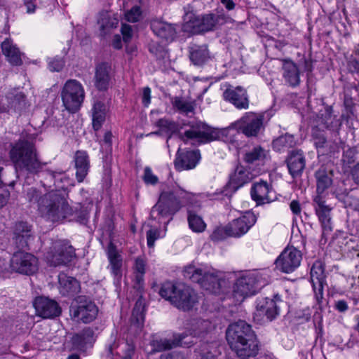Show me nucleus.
Wrapping results in <instances>:
<instances>
[{
    "instance_id": "nucleus-1",
    "label": "nucleus",
    "mask_w": 359,
    "mask_h": 359,
    "mask_svg": "<svg viewBox=\"0 0 359 359\" xmlns=\"http://www.w3.org/2000/svg\"><path fill=\"white\" fill-rule=\"evenodd\" d=\"M26 198L32 205H36L42 217L52 222H61L72 213L65 197L53 190L43 194L36 188L31 187L27 191Z\"/></svg>"
},
{
    "instance_id": "nucleus-2",
    "label": "nucleus",
    "mask_w": 359,
    "mask_h": 359,
    "mask_svg": "<svg viewBox=\"0 0 359 359\" xmlns=\"http://www.w3.org/2000/svg\"><path fill=\"white\" fill-rule=\"evenodd\" d=\"M9 156L18 175H39L46 163L41 161L33 140L20 139L11 147Z\"/></svg>"
},
{
    "instance_id": "nucleus-3",
    "label": "nucleus",
    "mask_w": 359,
    "mask_h": 359,
    "mask_svg": "<svg viewBox=\"0 0 359 359\" xmlns=\"http://www.w3.org/2000/svg\"><path fill=\"white\" fill-rule=\"evenodd\" d=\"M227 342L241 358L255 357L258 353V341L251 326L243 320L231 324L226 331Z\"/></svg>"
},
{
    "instance_id": "nucleus-4",
    "label": "nucleus",
    "mask_w": 359,
    "mask_h": 359,
    "mask_svg": "<svg viewBox=\"0 0 359 359\" xmlns=\"http://www.w3.org/2000/svg\"><path fill=\"white\" fill-rule=\"evenodd\" d=\"M158 293L163 299L183 311L191 310L198 302L197 293L184 284L175 285L172 282L164 283Z\"/></svg>"
},
{
    "instance_id": "nucleus-5",
    "label": "nucleus",
    "mask_w": 359,
    "mask_h": 359,
    "mask_svg": "<svg viewBox=\"0 0 359 359\" xmlns=\"http://www.w3.org/2000/svg\"><path fill=\"white\" fill-rule=\"evenodd\" d=\"M146 261L142 257H138L135 260L133 280V288L137 292L139 297L133 309L130 322L132 325L137 328L142 326L144 321L145 300L142 297L144 291Z\"/></svg>"
},
{
    "instance_id": "nucleus-6",
    "label": "nucleus",
    "mask_w": 359,
    "mask_h": 359,
    "mask_svg": "<svg viewBox=\"0 0 359 359\" xmlns=\"http://www.w3.org/2000/svg\"><path fill=\"white\" fill-rule=\"evenodd\" d=\"M185 22L183 25L184 32L193 34H198L214 30L217 25L225 22V17L223 15L208 13L201 16L196 15L192 13L186 12L184 16Z\"/></svg>"
},
{
    "instance_id": "nucleus-7",
    "label": "nucleus",
    "mask_w": 359,
    "mask_h": 359,
    "mask_svg": "<svg viewBox=\"0 0 359 359\" xmlns=\"http://www.w3.org/2000/svg\"><path fill=\"white\" fill-rule=\"evenodd\" d=\"M184 276L192 282L198 283L202 288L210 293H219L225 283L218 273L205 271L194 266H189L184 270Z\"/></svg>"
},
{
    "instance_id": "nucleus-8",
    "label": "nucleus",
    "mask_w": 359,
    "mask_h": 359,
    "mask_svg": "<svg viewBox=\"0 0 359 359\" xmlns=\"http://www.w3.org/2000/svg\"><path fill=\"white\" fill-rule=\"evenodd\" d=\"M190 194L180 188L163 189L158 197V213L172 215L188 203Z\"/></svg>"
},
{
    "instance_id": "nucleus-9",
    "label": "nucleus",
    "mask_w": 359,
    "mask_h": 359,
    "mask_svg": "<svg viewBox=\"0 0 359 359\" xmlns=\"http://www.w3.org/2000/svg\"><path fill=\"white\" fill-rule=\"evenodd\" d=\"M61 97L65 109L75 113L80 109L85 98L83 86L76 79H69L61 90Z\"/></svg>"
},
{
    "instance_id": "nucleus-10",
    "label": "nucleus",
    "mask_w": 359,
    "mask_h": 359,
    "mask_svg": "<svg viewBox=\"0 0 359 359\" xmlns=\"http://www.w3.org/2000/svg\"><path fill=\"white\" fill-rule=\"evenodd\" d=\"M76 258L75 248L67 240L53 243L46 255V259L50 266H67Z\"/></svg>"
},
{
    "instance_id": "nucleus-11",
    "label": "nucleus",
    "mask_w": 359,
    "mask_h": 359,
    "mask_svg": "<svg viewBox=\"0 0 359 359\" xmlns=\"http://www.w3.org/2000/svg\"><path fill=\"white\" fill-rule=\"evenodd\" d=\"M265 285V281L258 273H249L236 280L233 286V295L237 302H241L245 298L254 294Z\"/></svg>"
},
{
    "instance_id": "nucleus-12",
    "label": "nucleus",
    "mask_w": 359,
    "mask_h": 359,
    "mask_svg": "<svg viewBox=\"0 0 359 359\" xmlns=\"http://www.w3.org/2000/svg\"><path fill=\"white\" fill-rule=\"evenodd\" d=\"M74 302L76 304H72L69 309L73 319L89 323L96 318L98 308L90 297L79 295Z\"/></svg>"
},
{
    "instance_id": "nucleus-13",
    "label": "nucleus",
    "mask_w": 359,
    "mask_h": 359,
    "mask_svg": "<svg viewBox=\"0 0 359 359\" xmlns=\"http://www.w3.org/2000/svg\"><path fill=\"white\" fill-rule=\"evenodd\" d=\"M10 267L14 272L27 276L32 275L38 270V259L31 253L18 251L11 259Z\"/></svg>"
},
{
    "instance_id": "nucleus-14",
    "label": "nucleus",
    "mask_w": 359,
    "mask_h": 359,
    "mask_svg": "<svg viewBox=\"0 0 359 359\" xmlns=\"http://www.w3.org/2000/svg\"><path fill=\"white\" fill-rule=\"evenodd\" d=\"M263 121L262 114L247 112L233 123L231 127L241 131L247 137H256L263 126Z\"/></svg>"
},
{
    "instance_id": "nucleus-15",
    "label": "nucleus",
    "mask_w": 359,
    "mask_h": 359,
    "mask_svg": "<svg viewBox=\"0 0 359 359\" xmlns=\"http://www.w3.org/2000/svg\"><path fill=\"white\" fill-rule=\"evenodd\" d=\"M184 141L192 140V144H202L213 141L217 138L216 132L201 122L192 123L189 128L180 135Z\"/></svg>"
},
{
    "instance_id": "nucleus-16",
    "label": "nucleus",
    "mask_w": 359,
    "mask_h": 359,
    "mask_svg": "<svg viewBox=\"0 0 359 359\" xmlns=\"http://www.w3.org/2000/svg\"><path fill=\"white\" fill-rule=\"evenodd\" d=\"M40 174L43 178L41 181L43 186L57 193H60L61 190L66 191L69 187L74 186L72 180L64 171H54L44 168Z\"/></svg>"
},
{
    "instance_id": "nucleus-17",
    "label": "nucleus",
    "mask_w": 359,
    "mask_h": 359,
    "mask_svg": "<svg viewBox=\"0 0 359 359\" xmlns=\"http://www.w3.org/2000/svg\"><path fill=\"white\" fill-rule=\"evenodd\" d=\"M302 260V253L294 248H285L276 260V268L284 273L294 271Z\"/></svg>"
},
{
    "instance_id": "nucleus-18",
    "label": "nucleus",
    "mask_w": 359,
    "mask_h": 359,
    "mask_svg": "<svg viewBox=\"0 0 359 359\" xmlns=\"http://www.w3.org/2000/svg\"><path fill=\"white\" fill-rule=\"evenodd\" d=\"M311 281L315 297L318 305L323 299V287L325 284V268L321 261H316L311 269Z\"/></svg>"
},
{
    "instance_id": "nucleus-19",
    "label": "nucleus",
    "mask_w": 359,
    "mask_h": 359,
    "mask_svg": "<svg viewBox=\"0 0 359 359\" xmlns=\"http://www.w3.org/2000/svg\"><path fill=\"white\" fill-rule=\"evenodd\" d=\"M34 306L38 316L43 318H53L61 313L58 303L48 297L40 296L34 299Z\"/></svg>"
},
{
    "instance_id": "nucleus-20",
    "label": "nucleus",
    "mask_w": 359,
    "mask_h": 359,
    "mask_svg": "<svg viewBox=\"0 0 359 359\" xmlns=\"http://www.w3.org/2000/svg\"><path fill=\"white\" fill-rule=\"evenodd\" d=\"M257 222L256 215L248 212L244 215L232 220L227 225L231 237L238 238L245 234Z\"/></svg>"
},
{
    "instance_id": "nucleus-21",
    "label": "nucleus",
    "mask_w": 359,
    "mask_h": 359,
    "mask_svg": "<svg viewBox=\"0 0 359 359\" xmlns=\"http://www.w3.org/2000/svg\"><path fill=\"white\" fill-rule=\"evenodd\" d=\"M224 100L232 104L238 109L249 108L250 100L247 90L242 86L227 88L223 93Z\"/></svg>"
},
{
    "instance_id": "nucleus-22",
    "label": "nucleus",
    "mask_w": 359,
    "mask_h": 359,
    "mask_svg": "<svg viewBox=\"0 0 359 359\" xmlns=\"http://www.w3.org/2000/svg\"><path fill=\"white\" fill-rule=\"evenodd\" d=\"M250 194L258 205L269 203L276 198L271 184L263 180L252 184Z\"/></svg>"
},
{
    "instance_id": "nucleus-23",
    "label": "nucleus",
    "mask_w": 359,
    "mask_h": 359,
    "mask_svg": "<svg viewBox=\"0 0 359 359\" xmlns=\"http://www.w3.org/2000/svg\"><path fill=\"white\" fill-rule=\"evenodd\" d=\"M26 104V96L18 88H14L7 93L4 100H2L0 111L8 112L11 110L18 111L22 110Z\"/></svg>"
},
{
    "instance_id": "nucleus-24",
    "label": "nucleus",
    "mask_w": 359,
    "mask_h": 359,
    "mask_svg": "<svg viewBox=\"0 0 359 359\" xmlns=\"http://www.w3.org/2000/svg\"><path fill=\"white\" fill-rule=\"evenodd\" d=\"M201 159L198 150H181L178 149L175 166L179 171L191 170L194 168Z\"/></svg>"
},
{
    "instance_id": "nucleus-25",
    "label": "nucleus",
    "mask_w": 359,
    "mask_h": 359,
    "mask_svg": "<svg viewBox=\"0 0 359 359\" xmlns=\"http://www.w3.org/2000/svg\"><path fill=\"white\" fill-rule=\"evenodd\" d=\"M287 167L293 178L302 175L306 166V160L303 151L299 149L291 151L286 160Z\"/></svg>"
},
{
    "instance_id": "nucleus-26",
    "label": "nucleus",
    "mask_w": 359,
    "mask_h": 359,
    "mask_svg": "<svg viewBox=\"0 0 359 359\" xmlns=\"http://www.w3.org/2000/svg\"><path fill=\"white\" fill-rule=\"evenodd\" d=\"M13 240L20 249L28 248L29 241L33 238L32 227L27 222H19L15 225Z\"/></svg>"
},
{
    "instance_id": "nucleus-27",
    "label": "nucleus",
    "mask_w": 359,
    "mask_h": 359,
    "mask_svg": "<svg viewBox=\"0 0 359 359\" xmlns=\"http://www.w3.org/2000/svg\"><path fill=\"white\" fill-rule=\"evenodd\" d=\"M194 337L187 333L174 334L172 339L158 341V351L169 350L177 346L190 347L194 344Z\"/></svg>"
},
{
    "instance_id": "nucleus-28",
    "label": "nucleus",
    "mask_w": 359,
    "mask_h": 359,
    "mask_svg": "<svg viewBox=\"0 0 359 359\" xmlns=\"http://www.w3.org/2000/svg\"><path fill=\"white\" fill-rule=\"evenodd\" d=\"M111 66L107 62L98 64L95 67L94 85L99 91L108 90L110 81Z\"/></svg>"
},
{
    "instance_id": "nucleus-29",
    "label": "nucleus",
    "mask_w": 359,
    "mask_h": 359,
    "mask_svg": "<svg viewBox=\"0 0 359 359\" xmlns=\"http://www.w3.org/2000/svg\"><path fill=\"white\" fill-rule=\"evenodd\" d=\"M94 331L90 327H86L72 337V344L74 349L86 351V348L91 347L95 341Z\"/></svg>"
},
{
    "instance_id": "nucleus-30",
    "label": "nucleus",
    "mask_w": 359,
    "mask_h": 359,
    "mask_svg": "<svg viewBox=\"0 0 359 359\" xmlns=\"http://www.w3.org/2000/svg\"><path fill=\"white\" fill-rule=\"evenodd\" d=\"M74 168L78 182H83L90 170V159L86 151L79 150L74 154Z\"/></svg>"
},
{
    "instance_id": "nucleus-31",
    "label": "nucleus",
    "mask_w": 359,
    "mask_h": 359,
    "mask_svg": "<svg viewBox=\"0 0 359 359\" xmlns=\"http://www.w3.org/2000/svg\"><path fill=\"white\" fill-rule=\"evenodd\" d=\"M58 282L60 293L64 297H73L80 291V283L64 273L58 275Z\"/></svg>"
},
{
    "instance_id": "nucleus-32",
    "label": "nucleus",
    "mask_w": 359,
    "mask_h": 359,
    "mask_svg": "<svg viewBox=\"0 0 359 359\" xmlns=\"http://www.w3.org/2000/svg\"><path fill=\"white\" fill-rule=\"evenodd\" d=\"M283 61V76L285 81L292 87H296L300 83V72L297 65L290 60L284 59Z\"/></svg>"
},
{
    "instance_id": "nucleus-33",
    "label": "nucleus",
    "mask_w": 359,
    "mask_h": 359,
    "mask_svg": "<svg viewBox=\"0 0 359 359\" xmlns=\"http://www.w3.org/2000/svg\"><path fill=\"white\" fill-rule=\"evenodd\" d=\"M312 136L315 146L323 155L331 154L338 150L337 144L327 141L323 132L315 130Z\"/></svg>"
},
{
    "instance_id": "nucleus-34",
    "label": "nucleus",
    "mask_w": 359,
    "mask_h": 359,
    "mask_svg": "<svg viewBox=\"0 0 359 359\" xmlns=\"http://www.w3.org/2000/svg\"><path fill=\"white\" fill-rule=\"evenodd\" d=\"M1 46L3 54L12 65L20 66L22 64L21 53L10 38H6Z\"/></svg>"
},
{
    "instance_id": "nucleus-35",
    "label": "nucleus",
    "mask_w": 359,
    "mask_h": 359,
    "mask_svg": "<svg viewBox=\"0 0 359 359\" xmlns=\"http://www.w3.org/2000/svg\"><path fill=\"white\" fill-rule=\"evenodd\" d=\"M107 257L109 261L111 273L116 278H120L122 276V258L118 252L116 245L110 242L107 250Z\"/></svg>"
},
{
    "instance_id": "nucleus-36",
    "label": "nucleus",
    "mask_w": 359,
    "mask_h": 359,
    "mask_svg": "<svg viewBox=\"0 0 359 359\" xmlns=\"http://www.w3.org/2000/svg\"><path fill=\"white\" fill-rule=\"evenodd\" d=\"M332 177L333 171L327 170L324 166H321L316 170L315 177L316 180L317 196H321L332 185Z\"/></svg>"
},
{
    "instance_id": "nucleus-37",
    "label": "nucleus",
    "mask_w": 359,
    "mask_h": 359,
    "mask_svg": "<svg viewBox=\"0 0 359 359\" xmlns=\"http://www.w3.org/2000/svg\"><path fill=\"white\" fill-rule=\"evenodd\" d=\"M253 175L250 171L243 166H238L233 174L230 176L229 186L230 189L236 191L238 188L251 181Z\"/></svg>"
},
{
    "instance_id": "nucleus-38",
    "label": "nucleus",
    "mask_w": 359,
    "mask_h": 359,
    "mask_svg": "<svg viewBox=\"0 0 359 359\" xmlns=\"http://www.w3.org/2000/svg\"><path fill=\"white\" fill-rule=\"evenodd\" d=\"M190 60L195 65H202L210 58L209 50L206 44L192 43L189 47Z\"/></svg>"
},
{
    "instance_id": "nucleus-39",
    "label": "nucleus",
    "mask_w": 359,
    "mask_h": 359,
    "mask_svg": "<svg viewBox=\"0 0 359 359\" xmlns=\"http://www.w3.org/2000/svg\"><path fill=\"white\" fill-rule=\"evenodd\" d=\"M107 106L100 100L94 102L92 108L93 128L95 131L99 130L106 119Z\"/></svg>"
},
{
    "instance_id": "nucleus-40",
    "label": "nucleus",
    "mask_w": 359,
    "mask_h": 359,
    "mask_svg": "<svg viewBox=\"0 0 359 359\" xmlns=\"http://www.w3.org/2000/svg\"><path fill=\"white\" fill-rule=\"evenodd\" d=\"M314 202L316 204V213L323 226L325 228L328 227L330 229L329 225L331 219L330 212L332 208L325 204V201L322 196H316L314 198Z\"/></svg>"
},
{
    "instance_id": "nucleus-41",
    "label": "nucleus",
    "mask_w": 359,
    "mask_h": 359,
    "mask_svg": "<svg viewBox=\"0 0 359 359\" xmlns=\"http://www.w3.org/2000/svg\"><path fill=\"white\" fill-rule=\"evenodd\" d=\"M257 310L259 315H265L268 319L272 320L278 314V308L276 302L272 299L262 298L257 304Z\"/></svg>"
},
{
    "instance_id": "nucleus-42",
    "label": "nucleus",
    "mask_w": 359,
    "mask_h": 359,
    "mask_svg": "<svg viewBox=\"0 0 359 359\" xmlns=\"http://www.w3.org/2000/svg\"><path fill=\"white\" fill-rule=\"evenodd\" d=\"M176 34L175 28L165 22H158V43L166 45L173 41Z\"/></svg>"
},
{
    "instance_id": "nucleus-43",
    "label": "nucleus",
    "mask_w": 359,
    "mask_h": 359,
    "mask_svg": "<svg viewBox=\"0 0 359 359\" xmlns=\"http://www.w3.org/2000/svg\"><path fill=\"white\" fill-rule=\"evenodd\" d=\"M296 143L294 135L285 133L275 139L272 142V146L274 150L281 151L294 147Z\"/></svg>"
},
{
    "instance_id": "nucleus-44",
    "label": "nucleus",
    "mask_w": 359,
    "mask_h": 359,
    "mask_svg": "<svg viewBox=\"0 0 359 359\" xmlns=\"http://www.w3.org/2000/svg\"><path fill=\"white\" fill-rule=\"evenodd\" d=\"M100 34L102 37H105L110 34L111 31L116 28L118 24V20L116 18H111L109 15L102 17L99 21Z\"/></svg>"
},
{
    "instance_id": "nucleus-45",
    "label": "nucleus",
    "mask_w": 359,
    "mask_h": 359,
    "mask_svg": "<svg viewBox=\"0 0 359 359\" xmlns=\"http://www.w3.org/2000/svg\"><path fill=\"white\" fill-rule=\"evenodd\" d=\"M72 213L71 215H68L67 218H69L70 221H75L81 224H86L88 218L89 213L87 209L81 205L75 208H72Z\"/></svg>"
},
{
    "instance_id": "nucleus-46",
    "label": "nucleus",
    "mask_w": 359,
    "mask_h": 359,
    "mask_svg": "<svg viewBox=\"0 0 359 359\" xmlns=\"http://www.w3.org/2000/svg\"><path fill=\"white\" fill-rule=\"evenodd\" d=\"M266 151L260 146L252 148L245 154L244 160L248 163L263 161L266 156Z\"/></svg>"
},
{
    "instance_id": "nucleus-47",
    "label": "nucleus",
    "mask_w": 359,
    "mask_h": 359,
    "mask_svg": "<svg viewBox=\"0 0 359 359\" xmlns=\"http://www.w3.org/2000/svg\"><path fill=\"white\" fill-rule=\"evenodd\" d=\"M172 103L173 107L180 113L188 114L194 110V103L182 97H175Z\"/></svg>"
},
{
    "instance_id": "nucleus-48",
    "label": "nucleus",
    "mask_w": 359,
    "mask_h": 359,
    "mask_svg": "<svg viewBox=\"0 0 359 359\" xmlns=\"http://www.w3.org/2000/svg\"><path fill=\"white\" fill-rule=\"evenodd\" d=\"M177 129V126L173 121L165 119L158 120V135H165L166 140L170 138Z\"/></svg>"
},
{
    "instance_id": "nucleus-49",
    "label": "nucleus",
    "mask_w": 359,
    "mask_h": 359,
    "mask_svg": "<svg viewBox=\"0 0 359 359\" xmlns=\"http://www.w3.org/2000/svg\"><path fill=\"white\" fill-rule=\"evenodd\" d=\"M188 222L189 227L195 232H202L206 226L201 217L191 212L189 214Z\"/></svg>"
},
{
    "instance_id": "nucleus-50",
    "label": "nucleus",
    "mask_w": 359,
    "mask_h": 359,
    "mask_svg": "<svg viewBox=\"0 0 359 359\" xmlns=\"http://www.w3.org/2000/svg\"><path fill=\"white\" fill-rule=\"evenodd\" d=\"M231 237L228 225L217 227L210 235V239L213 241H219Z\"/></svg>"
},
{
    "instance_id": "nucleus-51",
    "label": "nucleus",
    "mask_w": 359,
    "mask_h": 359,
    "mask_svg": "<svg viewBox=\"0 0 359 359\" xmlns=\"http://www.w3.org/2000/svg\"><path fill=\"white\" fill-rule=\"evenodd\" d=\"M332 109L331 107H327L325 109V124L328 128H337L341 125L339 119L335 116H332Z\"/></svg>"
},
{
    "instance_id": "nucleus-52",
    "label": "nucleus",
    "mask_w": 359,
    "mask_h": 359,
    "mask_svg": "<svg viewBox=\"0 0 359 359\" xmlns=\"http://www.w3.org/2000/svg\"><path fill=\"white\" fill-rule=\"evenodd\" d=\"M213 348L214 344L212 343H203L201 344L199 349V354L201 359H214L215 354L212 351Z\"/></svg>"
},
{
    "instance_id": "nucleus-53",
    "label": "nucleus",
    "mask_w": 359,
    "mask_h": 359,
    "mask_svg": "<svg viewBox=\"0 0 359 359\" xmlns=\"http://www.w3.org/2000/svg\"><path fill=\"white\" fill-rule=\"evenodd\" d=\"M65 60L62 57L56 56L48 59V69L51 72H60L65 66Z\"/></svg>"
},
{
    "instance_id": "nucleus-54",
    "label": "nucleus",
    "mask_w": 359,
    "mask_h": 359,
    "mask_svg": "<svg viewBox=\"0 0 359 359\" xmlns=\"http://www.w3.org/2000/svg\"><path fill=\"white\" fill-rule=\"evenodd\" d=\"M142 11L140 6H135L126 13V20L130 22H136L140 20Z\"/></svg>"
},
{
    "instance_id": "nucleus-55",
    "label": "nucleus",
    "mask_w": 359,
    "mask_h": 359,
    "mask_svg": "<svg viewBox=\"0 0 359 359\" xmlns=\"http://www.w3.org/2000/svg\"><path fill=\"white\" fill-rule=\"evenodd\" d=\"M142 178L147 184L154 185L157 183V177L152 173L149 167H145Z\"/></svg>"
},
{
    "instance_id": "nucleus-56",
    "label": "nucleus",
    "mask_w": 359,
    "mask_h": 359,
    "mask_svg": "<svg viewBox=\"0 0 359 359\" xmlns=\"http://www.w3.org/2000/svg\"><path fill=\"white\" fill-rule=\"evenodd\" d=\"M123 35V40L125 43H128L133 37L132 27L127 24H123L121 29Z\"/></svg>"
},
{
    "instance_id": "nucleus-57",
    "label": "nucleus",
    "mask_w": 359,
    "mask_h": 359,
    "mask_svg": "<svg viewBox=\"0 0 359 359\" xmlns=\"http://www.w3.org/2000/svg\"><path fill=\"white\" fill-rule=\"evenodd\" d=\"M334 194H335L336 197L339 200L343 201L345 203L348 204L350 205H351L349 202V200L351 198V196H349V191L346 189H344V191H341L340 189H337L334 191Z\"/></svg>"
},
{
    "instance_id": "nucleus-58",
    "label": "nucleus",
    "mask_w": 359,
    "mask_h": 359,
    "mask_svg": "<svg viewBox=\"0 0 359 359\" xmlns=\"http://www.w3.org/2000/svg\"><path fill=\"white\" fill-rule=\"evenodd\" d=\"M356 154V151L353 148H348L344 152L343 155V161L348 164L353 163L355 158V156Z\"/></svg>"
},
{
    "instance_id": "nucleus-59",
    "label": "nucleus",
    "mask_w": 359,
    "mask_h": 359,
    "mask_svg": "<svg viewBox=\"0 0 359 359\" xmlns=\"http://www.w3.org/2000/svg\"><path fill=\"white\" fill-rule=\"evenodd\" d=\"M23 7H25L26 13L32 14L35 13L36 6V0H23Z\"/></svg>"
},
{
    "instance_id": "nucleus-60",
    "label": "nucleus",
    "mask_w": 359,
    "mask_h": 359,
    "mask_svg": "<svg viewBox=\"0 0 359 359\" xmlns=\"http://www.w3.org/2000/svg\"><path fill=\"white\" fill-rule=\"evenodd\" d=\"M156 238V230L150 229L147 232V246L149 248H154Z\"/></svg>"
},
{
    "instance_id": "nucleus-61",
    "label": "nucleus",
    "mask_w": 359,
    "mask_h": 359,
    "mask_svg": "<svg viewBox=\"0 0 359 359\" xmlns=\"http://www.w3.org/2000/svg\"><path fill=\"white\" fill-rule=\"evenodd\" d=\"M142 104L144 107H148L151 101V89L145 87L142 91Z\"/></svg>"
},
{
    "instance_id": "nucleus-62",
    "label": "nucleus",
    "mask_w": 359,
    "mask_h": 359,
    "mask_svg": "<svg viewBox=\"0 0 359 359\" xmlns=\"http://www.w3.org/2000/svg\"><path fill=\"white\" fill-rule=\"evenodd\" d=\"M334 308L339 312L344 313L348 309V305L345 300H339L335 302Z\"/></svg>"
},
{
    "instance_id": "nucleus-63",
    "label": "nucleus",
    "mask_w": 359,
    "mask_h": 359,
    "mask_svg": "<svg viewBox=\"0 0 359 359\" xmlns=\"http://www.w3.org/2000/svg\"><path fill=\"white\" fill-rule=\"evenodd\" d=\"M134 352L135 346L133 344L127 343L123 359H132Z\"/></svg>"
},
{
    "instance_id": "nucleus-64",
    "label": "nucleus",
    "mask_w": 359,
    "mask_h": 359,
    "mask_svg": "<svg viewBox=\"0 0 359 359\" xmlns=\"http://www.w3.org/2000/svg\"><path fill=\"white\" fill-rule=\"evenodd\" d=\"M351 175L355 183L359 185V163L353 166L351 171Z\"/></svg>"
}]
</instances>
